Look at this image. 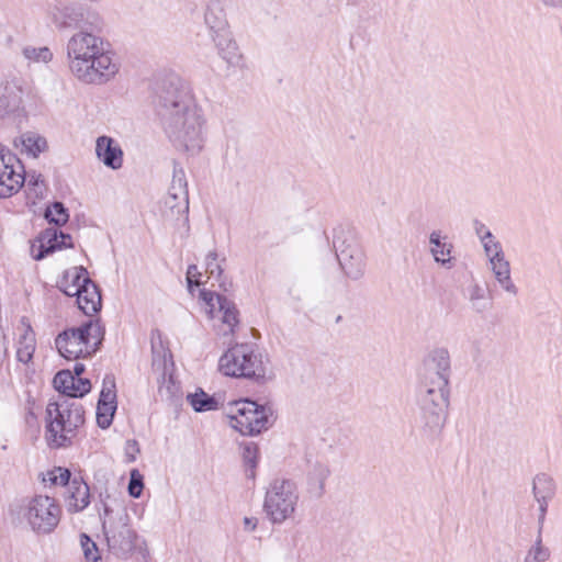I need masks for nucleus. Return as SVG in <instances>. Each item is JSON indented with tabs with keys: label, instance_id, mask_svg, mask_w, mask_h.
Masks as SVG:
<instances>
[{
	"label": "nucleus",
	"instance_id": "obj_4",
	"mask_svg": "<svg viewBox=\"0 0 562 562\" xmlns=\"http://www.w3.org/2000/svg\"><path fill=\"white\" fill-rule=\"evenodd\" d=\"M224 409L229 426L243 436L259 435L272 423L271 408L248 398L232 401Z\"/></svg>",
	"mask_w": 562,
	"mask_h": 562
},
{
	"label": "nucleus",
	"instance_id": "obj_41",
	"mask_svg": "<svg viewBox=\"0 0 562 562\" xmlns=\"http://www.w3.org/2000/svg\"><path fill=\"white\" fill-rule=\"evenodd\" d=\"M47 477L44 481H49L53 485H66L69 484L70 472L68 469L57 467L53 470L48 471L46 474Z\"/></svg>",
	"mask_w": 562,
	"mask_h": 562
},
{
	"label": "nucleus",
	"instance_id": "obj_23",
	"mask_svg": "<svg viewBox=\"0 0 562 562\" xmlns=\"http://www.w3.org/2000/svg\"><path fill=\"white\" fill-rule=\"evenodd\" d=\"M23 90L19 79L0 80V116L18 110Z\"/></svg>",
	"mask_w": 562,
	"mask_h": 562
},
{
	"label": "nucleus",
	"instance_id": "obj_36",
	"mask_svg": "<svg viewBox=\"0 0 562 562\" xmlns=\"http://www.w3.org/2000/svg\"><path fill=\"white\" fill-rule=\"evenodd\" d=\"M22 54L29 61L35 64H48L53 59V53L47 46H26Z\"/></svg>",
	"mask_w": 562,
	"mask_h": 562
},
{
	"label": "nucleus",
	"instance_id": "obj_15",
	"mask_svg": "<svg viewBox=\"0 0 562 562\" xmlns=\"http://www.w3.org/2000/svg\"><path fill=\"white\" fill-rule=\"evenodd\" d=\"M337 257L341 269L348 278L358 280L364 274L366 256L357 243L345 241L338 249Z\"/></svg>",
	"mask_w": 562,
	"mask_h": 562
},
{
	"label": "nucleus",
	"instance_id": "obj_31",
	"mask_svg": "<svg viewBox=\"0 0 562 562\" xmlns=\"http://www.w3.org/2000/svg\"><path fill=\"white\" fill-rule=\"evenodd\" d=\"M498 286L508 295L516 296L518 288L512 278V267L509 260L487 266Z\"/></svg>",
	"mask_w": 562,
	"mask_h": 562
},
{
	"label": "nucleus",
	"instance_id": "obj_29",
	"mask_svg": "<svg viewBox=\"0 0 562 562\" xmlns=\"http://www.w3.org/2000/svg\"><path fill=\"white\" fill-rule=\"evenodd\" d=\"M86 280H91L83 267H72L66 270L58 282L59 289L68 296H74Z\"/></svg>",
	"mask_w": 562,
	"mask_h": 562
},
{
	"label": "nucleus",
	"instance_id": "obj_40",
	"mask_svg": "<svg viewBox=\"0 0 562 562\" xmlns=\"http://www.w3.org/2000/svg\"><path fill=\"white\" fill-rule=\"evenodd\" d=\"M116 405L99 403L97 406V423L101 428H108L113 420Z\"/></svg>",
	"mask_w": 562,
	"mask_h": 562
},
{
	"label": "nucleus",
	"instance_id": "obj_16",
	"mask_svg": "<svg viewBox=\"0 0 562 562\" xmlns=\"http://www.w3.org/2000/svg\"><path fill=\"white\" fill-rule=\"evenodd\" d=\"M165 206L175 215H184L189 210V199L184 172L175 170L171 187L165 199Z\"/></svg>",
	"mask_w": 562,
	"mask_h": 562
},
{
	"label": "nucleus",
	"instance_id": "obj_21",
	"mask_svg": "<svg viewBox=\"0 0 562 562\" xmlns=\"http://www.w3.org/2000/svg\"><path fill=\"white\" fill-rule=\"evenodd\" d=\"M55 389L70 397H82L91 390V383L88 379L75 376L71 371H59L53 380Z\"/></svg>",
	"mask_w": 562,
	"mask_h": 562
},
{
	"label": "nucleus",
	"instance_id": "obj_5",
	"mask_svg": "<svg viewBox=\"0 0 562 562\" xmlns=\"http://www.w3.org/2000/svg\"><path fill=\"white\" fill-rule=\"evenodd\" d=\"M76 67L70 74L79 81L88 85H102L113 79L120 71V63L116 54L108 43L100 45L81 61H76Z\"/></svg>",
	"mask_w": 562,
	"mask_h": 562
},
{
	"label": "nucleus",
	"instance_id": "obj_10",
	"mask_svg": "<svg viewBox=\"0 0 562 562\" xmlns=\"http://www.w3.org/2000/svg\"><path fill=\"white\" fill-rule=\"evenodd\" d=\"M61 509L55 498L36 495L21 508V517L27 526L38 535L50 533L58 526Z\"/></svg>",
	"mask_w": 562,
	"mask_h": 562
},
{
	"label": "nucleus",
	"instance_id": "obj_22",
	"mask_svg": "<svg viewBox=\"0 0 562 562\" xmlns=\"http://www.w3.org/2000/svg\"><path fill=\"white\" fill-rule=\"evenodd\" d=\"M211 38L217 49L218 56L228 66L239 67L243 65V54L240 53L231 30L217 34H212Z\"/></svg>",
	"mask_w": 562,
	"mask_h": 562
},
{
	"label": "nucleus",
	"instance_id": "obj_42",
	"mask_svg": "<svg viewBox=\"0 0 562 562\" xmlns=\"http://www.w3.org/2000/svg\"><path fill=\"white\" fill-rule=\"evenodd\" d=\"M144 476L143 474L137 470L133 469L130 472V483H128V494L134 497L138 498L144 488Z\"/></svg>",
	"mask_w": 562,
	"mask_h": 562
},
{
	"label": "nucleus",
	"instance_id": "obj_25",
	"mask_svg": "<svg viewBox=\"0 0 562 562\" xmlns=\"http://www.w3.org/2000/svg\"><path fill=\"white\" fill-rule=\"evenodd\" d=\"M90 503L89 486L82 480L74 479L67 487L65 504L68 512L83 510Z\"/></svg>",
	"mask_w": 562,
	"mask_h": 562
},
{
	"label": "nucleus",
	"instance_id": "obj_13",
	"mask_svg": "<svg viewBox=\"0 0 562 562\" xmlns=\"http://www.w3.org/2000/svg\"><path fill=\"white\" fill-rule=\"evenodd\" d=\"M104 528L108 547L115 555L125 557L142 548L143 540L126 522L110 524Z\"/></svg>",
	"mask_w": 562,
	"mask_h": 562
},
{
	"label": "nucleus",
	"instance_id": "obj_7",
	"mask_svg": "<svg viewBox=\"0 0 562 562\" xmlns=\"http://www.w3.org/2000/svg\"><path fill=\"white\" fill-rule=\"evenodd\" d=\"M450 380L419 375V404L428 425L440 426L449 406Z\"/></svg>",
	"mask_w": 562,
	"mask_h": 562
},
{
	"label": "nucleus",
	"instance_id": "obj_11",
	"mask_svg": "<svg viewBox=\"0 0 562 562\" xmlns=\"http://www.w3.org/2000/svg\"><path fill=\"white\" fill-rule=\"evenodd\" d=\"M46 19L56 30L61 31L91 23L97 14L80 0L55 1L47 7Z\"/></svg>",
	"mask_w": 562,
	"mask_h": 562
},
{
	"label": "nucleus",
	"instance_id": "obj_3",
	"mask_svg": "<svg viewBox=\"0 0 562 562\" xmlns=\"http://www.w3.org/2000/svg\"><path fill=\"white\" fill-rule=\"evenodd\" d=\"M83 424V412L68 401L50 402L46 407V440L53 448L71 442L75 430Z\"/></svg>",
	"mask_w": 562,
	"mask_h": 562
},
{
	"label": "nucleus",
	"instance_id": "obj_27",
	"mask_svg": "<svg viewBox=\"0 0 562 562\" xmlns=\"http://www.w3.org/2000/svg\"><path fill=\"white\" fill-rule=\"evenodd\" d=\"M210 35L229 30L223 0H210L204 14Z\"/></svg>",
	"mask_w": 562,
	"mask_h": 562
},
{
	"label": "nucleus",
	"instance_id": "obj_9",
	"mask_svg": "<svg viewBox=\"0 0 562 562\" xmlns=\"http://www.w3.org/2000/svg\"><path fill=\"white\" fill-rule=\"evenodd\" d=\"M300 495L296 484L291 480L278 479L269 485L263 509L272 524L281 525L294 517Z\"/></svg>",
	"mask_w": 562,
	"mask_h": 562
},
{
	"label": "nucleus",
	"instance_id": "obj_12",
	"mask_svg": "<svg viewBox=\"0 0 562 562\" xmlns=\"http://www.w3.org/2000/svg\"><path fill=\"white\" fill-rule=\"evenodd\" d=\"M25 170L18 156L0 145V198L16 194L24 186Z\"/></svg>",
	"mask_w": 562,
	"mask_h": 562
},
{
	"label": "nucleus",
	"instance_id": "obj_47",
	"mask_svg": "<svg viewBox=\"0 0 562 562\" xmlns=\"http://www.w3.org/2000/svg\"><path fill=\"white\" fill-rule=\"evenodd\" d=\"M187 282L190 291H192L193 285L200 286L201 284L204 283V281L202 280V272L195 265L189 266L187 270Z\"/></svg>",
	"mask_w": 562,
	"mask_h": 562
},
{
	"label": "nucleus",
	"instance_id": "obj_32",
	"mask_svg": "<svg viewBox=\"0 0 562 562\" xmlns=\"http://www.w3.org/2000/svg\"><path fill=\"white\" fill-rule=\"evenodd\" d=\"M330 474L328 465L315 463L307 474V490L314 496H322L325 488V482Z\"/></svg>",
	"mask_w": 562,
	"mask_h": 562
},
{
	"label": "nucleus",
	"instance_id": "obj_30",
	"mask_svg": "<svg viewBox=\"0 0 562 562\" xmlns=\"http://www.w3.org/2000/svg\"><path fill=\"white\" fill-rule=\"evenodd\" d=\"M20 337L16 347V358L20 362L27 363L32 360L36 340L31 325L24 321L21 323Z\"/></svg>",
	"mask_w": 562,
	"mask_h": 562
},
{
	"label": "nucleus",
	"instance_id": "obj_48",
	"mask_svg": "<svg viewBox=\"0 0 562 562\" xmlns=\"http://www.w3.org/2000/svg\"><path fill=\"white\" fill-rule=\"evenodd\" d=\"M139 453V447L136 440H127L124 446V456L126 462H134Z\"/></svg>",
	"mask_w": 562,
	"mask_h": 562
},
{
	"label": "nucleus",
	"instance_id": "obj_44",
	"mask_svg": "<svg viewBox=\"0 0 562 562\" xmlns=\"http://www.w3.org/2000/svg\"><path fill=\"white\" fill-rule=\"evenodd\" d=\"M474 231H475L476 236L480 239L482 248L498 240L497 237L490 231V228L481 222L474 223Z\"/></svg>",
	"mask_w": 562,
	"mask_h": 562
},
{
	"label": "nucleus",
	"instance_id": "obj_8",
	"mask_svg": "<svg viewBox=\"0 0 562 562\" xmlns=\"http://www.w3.org/2000/svg\"><path fill=\"white\" fill-rule=\"evenodd\" d=\"M100 342V327L91 322L77 328L66 329L55 339L59 355L67 360L90 357L95 352Z\"/></svg>",
	"mask_w": 562,
	"mask_h": 562
},
{
	"label": "nucleus",
	"instance_id": "obj_50",
	"mask_svg": "<svg viewBox=\"0 0 562 562\" xmlns=\"http://www.w3.org/2000/svg\"><path fill=\"white\" fill-rule=\"evenodd\" d=\"M542 7L550 10H562V0H536Z\"/></svg>",
	"mask_w": 562,
	"mask_h": 562
},
{
	"label": "nucleus",
	"instance_id": "obj_34",
	"mask_svg": "<svg viewBox=\"0 0 562 562\" xmlns=\"http://www.w3.org/2000/svg\"><path fill=\"white\" fill-rule=\"evenodd\" d=\"M187 400L195 412H209L220 408L218 401L203 391L189 394Z\"/></svg>",
	"mask_w": 562,
	"mask_h": 562
},
{
	"label": "nucleus",
	"instance_id": "obj_17",
	"mask_svg": "<svg viewBox=\"0 0 562 562\" xmlns=\"http://www.w3.org/2000/svg\"><path fill=\"white\" fill-rule=\"evenodd\" d=\"M94 153L97 159L105 167L113 170L122 168L124 153L116 139L106 135L99 136L95 139Z\"/></svg>",
	"mask_w": 562,
	"mask_h": 562
},
{
	"label": "nucleus",
	"instance_id": "obj_28",
	"mask_svg": "<svg viewBox=\"0 0 562 562\" xmlns=\"http://www.w3.org/2000/svg\"><path fill=\"white\" fill-rule=\"evenodd\" d=\"M14 146L20 148L22 154L33 158H37L41 154L48 150V142L46 137L33 131L22 133L14 140Z\"/></svg>",
	"mask_w": 562,
	"mask_h": 562
},
{
	"label": "nucleus",
	"instance_id": "obj_19",
	"mask_svg": "<svg viewBox=\"0 0 562 562\" xmlns=\"http://www.w3.org/2000/svg\"><path fill=\"white\" fill-rule=\"evenodd\" d=\"M429 252L434 261L445 269H452L456 265L453 245L448 236L440 231H432L429 234Z\"/></svg>",
	"mask_w": 562,
	"mask_h": 562
},
{
	"label": "nucleus",
	"instance_id": "obj_14",
	"mask_svg": "<svg viewBox=\"0 0 562 562\" xmlns=\"http://www.w3.org/2000/svg\"><path fill=\"white\" fill-rule=\"evenodd\" d=\"M104 40L86 30H78L68 38L66 43V54L69 71L76 67V61L86 59L88 55L100 45Z\"/></svg>",
	"mask_w": 562,
	"mask_h": 562
},
{
	"label": "nucleus",
	"instance_id": "obj_45",
	"mask_svg": "<svg viewBox=\"0 0 562 562\" xmlns=\"http://www.w3.org/2000/svg\"><path fill=\"white\" fill-rule=\"evenodd\" d=\"M259 449L256 443L249 442L243 447V459L244 462L250 467L256 468L258 463Z\"/></svg>",
	"mask_w": 562,
	"mask_h": 562
},
{
	"label": "nucleus",
	"instance_id": "obj_52",
	"mask_svg": "<svg viewBox=\"0 0 562 562\" xmlns=\"http://www.w3.org/2000/svg\"><path fill=\"white\" fill-rule=\"evenodd\" d=\"M83 371H85V366L81 363H76L72 374L75 376H80Z\"/></svg>",
	"mask_w": 562,
	"mask_h": 562
},
{
	"label": "nucleus",
	"instance_id": "obj_33",
	"mask_svg": "<svg viewBox=\"0 0 562 562\" xmlns=\"http://www.w3.org/2000/svg\"><path fill=\"white\" fill-rule=\"evenodd\" d=\"M25 193L27 199L35 204L37 200H42L46 195V183L41 173H25Z\"/></svg>",
	"mask_w": 562,
	"mask_h": 562
},
{
	"label": "nucleus",
	"instance_id": "obj_2",
	"mask_svg": "<svg viewBox=\"0 0 562 562\" xmlns=\"http://www.w3.org/2000/svg\"><path fill=\"white\" fill-rule=\"evenodd\" d=\"M218 370L226 376L266 381L272 378L269 359L247 345H236L218 360Z\"/></svg>",
	"mask_w": 562,
	"mask_h": 562
},
{
	"label": "nucleus",
	"instance_id": "obj_20",
	"mask_svg": "<svg viewBox=\"0 0 562 562\" xmlns=\"http://www.w3.org/2000/svg\"><path fill=\"white\" fill-rule=\"evenodd\" d=\"M419 375L440 376L450 380L451 360L446 348H435L423 361Z\"/></svg>",
	"mask_w": 562,
	"mask_h": 562
},
{
	"label": "nucleus",
	"instance_id": "obj_51",
	"mask_svg": "<svg viewBox=\"0 0 562 562\" xmlns=\"http://www.w3.org/2000/svg\"><path fill=\"white\" fill-rule=\"evenodd\" d=\"M257 519L256 518H252V517H245L243 519V524H244V529L246 531H254L257 527Z\"/></svg>",
	"mask_w": 562,
	"mask_h": 562
},
{
	"label": "nucleus",
	"instance_id": "obj_46",
	"mask_svg": "<svg viewBox=\"0 0 562 562\" xmlns=\"http://www.w3.org/2000/svg\"><path fill=\"white\" fill-rule=\"evenodd\" d=\"M205 267H206V273L210 274V277L216 276L221 277L222 274V268L217 260V254L216 251L212 250L210 251L205 257Z\"/></svg>",
	"mask_w": 562,
	"mask_h": 562
},
{
	"label": "nucleus",
	"instance_id": "obj_6",
	"mask_svg": "<svg viewBox=\"0 0 562 562\" xmlns=\"http://www.w3.org/2000/svg\"><path fill=\"white\" fill-rule=\"evenodd\" d=\"M199 302L215 334L232 339L239 326V314L235 304L227 297L204 289L200 291Z\"/></svg>",
	"mask_w": 562,
	"mask_h": 562
},
{
	"label": "nucleus",
	"instance_id": "obj_39",
	"mask_svg": "<svg viewBox=\"0 0 562 562\" xmlns=\"http://www.w3.org/2000/svg\"><path fill=\"white\" fill-rule=\"evenodd\" d=\"M483 251L487 260V266L508 260L499 240H496L484 247Z\"/></svg>",
	"mask_w": 562,
	"mask_h": 562
},
{
	"label": "nucleus",
	"instance_id": "obj_38",
	"mask_svg": "<svg viewBox=\"0 0 562 562\" xmlns=\"http://www.w3.org/2000/svg\"><path fill=\"white\" fill-rule=\"evenodd\" d=\"M45 217L56 225H64L68 221V213L64 205L55 202L46 209Z\"/></svg>",
	"mask_w": 562,
	"mask_h": 562
},
{
	"label": "nucleus",
	"instance_id": "obj_35",
	"mask_svg": "<svg viewBox=\"0 0 562 562\" xmlns=\"http://www.w3.org/2000/svg\"><path fill=\"white\" fill-rule=\"evenodd\" d=\"M550 549L542 543L541 537L538 536L533 544L527 551L524 562H546L550 559Z\"/></svg>",
	"mask_w": 562,
	"mask_h": 562
},
{
	"label": "nucleus",
	"instance_id": "obj_37",
	"mask_svg": "<svg viewBox=\"0 0 562 562\" xmlns=\"http://www.w3.org/2000/svg\"><path fill=\"white\" fill-rule=\"evenodd\" d=\"M99 403L116 405L115 380L112 375H106L103 379Z\"/></svg>",
	"mask_w": 562,
	"mask_h": 562
},
{
	"label": "nucleus",
	"instance_id": "obj_1",
	"mask_svg": "<svg viewBox=\"0 0 562 562\" xmlns=\"http://www.w3.org/2000/svg\"><path fill=\"white\" fill-rule=\"evenodd\" d=\"M165 130L173 147L188 155L199 154L206 140V121L202 109L189 94L171 102Z\"/></svg>",
	"mask_w": 562,
	"mask_h": 562
},
{
	"label": "nucleus",
	"instance_id": "obj_43",
	"mask_svg": "<svg viewBox=\"0 0 562 562\" xmlns=\"http://www.w3.org/2000/svg\"><path fill=\"white\" fill-rule=\"evenodd\" d=\"M81 547L87 562H100L99 550L95 543L86 535L81 536Z\"/></svg>",
	"mask_w": 562,
	"mask_h": 562
},
{
	"label": "nucleus",
	"instance_id": "obj_24",
	"mask_svg": "<svg viewBox=\"0 0 562 562\" xmlns=\"http://www.w3.org/2000/svg\"><path fill=\"white\" fill-rule=\"evenodd\" d=\"M532 491L535 499L539 506L540 519L543 520L546 517L549 502L553 498L555 494V482L548 474H538L533 479Z\"/></svg>",
	"mask_w": 562,
	"mask_h": 562
},
{
	"label": "nucleus",
	"instance_id": "obj_26",
	"mask_svg": "<svg viewBox=\"0 0 562 562\" xmlns=\"http://www.w3.org/2000/svg\"><path fill=\"white\" fill-rule=\"evenodd\" d=\"M74 296L77 297L78 307L87 315L97 313L101 308V294L92 280H86Z\"/></svg>",
	"mask_w": 562,
	"mask_h": 562
},
{
	"label": "nucleus",
	"instance_id": "obj_18",
	"mask_svg": "<svg viewBox=\"0 0 562 562\" xmlns=\"http://www.w3.org/2000/svg\"><path fill=\"white\" fill-rule=\"evenodd\" d=\"M72 247L71 237L58 232L56 228L45 229L38 239V246L33 245L32 257L41 260L45 256L64 248Z\"/></svg>",
	"mask_w": 562,
	"mask_h": 562
},
{
	"label": "nucleus",
	"instance_id": "obj_49",
	"mask_svg": "<svg viewBox=\"0 0 562 562\" xmlns=\"http://www.w3.org/2000/svg\"><path fill=\"white\" fill-rule=\"evenodd\" d=\"M483 299V289L479 284H473L469 289V300L474 303Z\"/></svg>",
	"mask_w": 562,
	"mask_h": 562
}]
</instances>
